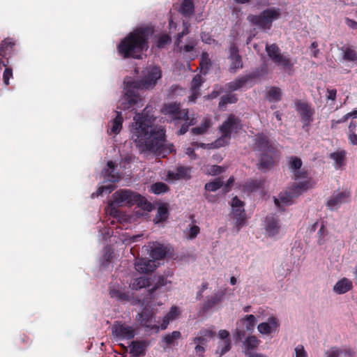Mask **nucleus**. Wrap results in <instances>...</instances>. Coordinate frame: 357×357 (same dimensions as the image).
Returning a JSON list of instances; mask_svg holds the SVG:
<instances>
[{
  "label": "nucleus",
  "mask_w": 357,
  "mask_h": 357,
  "mask_svg": "<svg viewBox=\"0 0 357 357\" xmlns=\"http://www.w3.org/2000/svg\"><path fill=\"white\" fill-rule=\"evenodd\" d=\"M148 107L137 113L130 126L131 139L141 152H152L162 157L174 151L172 144H165V130L155 125V118Z\"/></svg>",
  "instance_id": "nucleus-1"
},
{
  "label": "nucleus",
  "mask_w": 357,
  "mask_h": 357,
  "mask_svg": "<svg viewBox=\"0 0 357 357\" xmlns=\"http://www.w3.org/2000/svg\"><path fill=\"white\" fill-rule=\"evenodd\" d=\"M162 77V71L158 66L151 67L146 76L141 79L124 82L125 93L119 101L121 109L126 110L138 105L141 101L139 89L153 88L157 81Z\"/></svg>",
  "instance_id": "nucleus-2"
},
{
  "label": "nucleus",
  "mask_w": 357,
  "mask_h": 357,
  "mask_svg": "<svg viewBox=\"0 0 357 357\" xmlns=\"http://www.w3.org/2000/svg\"><path fill=\"white\" fill-rule=\"evenodd\" d=\"M152 33L147 26L135 29L117 45L118 54L123 59H142V54L149 49V40Z\"/></svg>",
  "instance_id": "nucleus-3"
},
{
  "label": "nucleus",
  "mask_w": 357,
  "mask_h": 357,
  "mask_svg": "<svg viewBox=\"0 0 357 357\" xmlns=\"http://www.w3.org/2000/svg\"><path fill=\"white\" fill-rule=\"evenodd\" d=\"M254 148L260 152L257 164V169L262 172L272 169L278 162L279 151L276 144L271 141L266 134L259 132L255 137Z\"/></svg>",
  "instance_id": "nucleus-4"
},
{
  "label": "nucleus",
  "mask_w": 357,
  "mask_h": 357,
  "mask_svg": "<svg viewBox=\"0 0 357 357\" xmlns=\"http://www.w3.org/2000/svg\"><path fill=\"white\" fill-rule=\"evenodd\" d=\"M113 202L117 206L137 205L144 211L150 212L153 209V204L144 197L130 190L121 189L113 194Z\"/></svg>",
  "instance_id": "nucleus-5"
},
{
  "label": "nucleus",
  "mask_w": 357,
  "mask_h": 357,
  "mask_svg": "<svg viewBox=\"0 0 357 357\" xmlns=\"http://www.w3.org/2000/svg\"><path fill=\"white\" fill-rule=\"evenodd\" d=\"M310 187L309 180H305L298 184L294 183L285 191L281 192L278 198L274 197V203L280 210L284 211L286 206L293 204L294 199L297 198Z\"/></svg>",
  "instance_id": "nucleus-6"
},
{
  "label": "nucleus",
  "mask_w": 357,
  "mask_h": 357,
  "mask_svg": "<svg viewBox=\"0 0 357 357\" xmlns=\"http://www.w3.org/2000/svg\"><path fill=\"white\" fill-rule=\"evenodd\" d=\"M280 8H271L262 11L259 15H250L248 20L254 25L263 30H269L273 22L280 17Z\"/></svg>",
  "instance_id": "nucleus-7"
},
{
  "label": "nucleus",
  "mask_w": 357,
  "mask_h": 357,
  "mask_svg": "<svg viewBox=\"0 0 357 357\" xmlns=\"http://www.w3.org/2000/svg\"><path fill=\"white\" fill-rule=\"evenodd\" d=\"M215 336V332L211 329L203 328L192 338L190 344H195L193 355L195 357H204L208 342Z\"/></svg>",
  "instance_id": "nucleus-8"
},
{
  "label": "nucleus",
  "mask_w": 357,
  "mask_h": 357,
  "mask_svg": "<svg viewBox=\"0 0 357 357\" xmlns=\"http://www.w3.org/2000/svg\"><path fill=\"white\" fill-rule=\"evenodd\" d=\"M257 324V319L253 314L245 315L236 322V327L233 333L236 343L241 342L247 333H252Z\"/></svg>",
  "instance_id": "nucleus-9"
},
{
  "label": "nucleus",
  "mask_w": 357,
  "mask_h": 357,
  "mask_svg": "<svg viewBox=\"0 0 357 357\" xmlns=\"http://www.w3.org/2000/svg\"><path fill=\"white\" fill-rule=\"evenodd\" d=\"M241 129L242 123L240 118L235 114H229L222 124L219 126L222 136L216 141V143L220 145V142L224 139H230L231 132L237 133Z\"/></svg>",
  "instance_id": "nucleus-10"
},
{
  "label": "nucleus",
  "mask_w": 357,
  "mask_h": 357,
  "mask_svg": "<svg viewBox=\"0 0 357 357\" xmlns=\"http://www.w3.org/2000/svg\"><path fill=\"white\" fill-rule=\"evenodd\" d=\"M180 106V103L177 102L165 104L162 108V112L176 124L181 121H188V110L181 109Z\"/></svg>",
  "instance_id": "nucleus-11"
},
{
  "label": "nucleus",
  "mask_w": 357,
  "mask_h": 357,
  "mask_svg": "<svg viewBox=\"0 0 357 357\" xmlns=\"http://www.w3.org/2000/svg\"><path fill=\"white\" fill-rule=\"evenodd\" d=\"M266 52L271 60L277 65L287 69L293 67L290 58L281 54L279 47L275 43L266 45Z\"/></svg>",
  "instance_id": "nucleus-12"
},
{
  "label": "nucleus",
  "mask_w": 357,
  "mask_h": 357,
  "mask_svg": "<svg viewBox=\"0 0 357 357\" xmlns=\"http://www.w3.org/2000/svg\"><path fill=\"white\" fill-rule=\"evenodd\" d=\"M112 333L117 340H131L135 335V329L121 321H114L112 326Z\"/></svg>",
  "instance_id": "nucleus-13"
},
{
  "label": "nucleus",
  "mask_w": 357,
  "mask_h": 357,
  "mask_svg": "<svg viewBox=\"0 0 357 357\" xmlns=\"http://www.w3.org/2000/svg\"><path fill=\"white\" fill-rule=\"evenodd\" d=\"M231 206L234 219L236 220L237 231H239L240 229L245 224L246 214L244 209V203L237 196H235L231 199Z\"/></svg>",
  "instance_id": "nucleus-14"
},
{
  "label": "nucleus",
  "mask_w": 357,
  "mask_h": 357,
  "mask_svg": "<svg viewBox=\"0 0 357 357\" xmlns=\"http://www.w3.org/2000/svg\"><path fill=\"white\" fill-rule=\"evenodd\" d=\"M296 106L301 121L303 123V127L309 126L313 120L312 116L314 114V109L307 102L300 100L296 102Z\"/></svg>",
  "instance_id": "nucleus-15"
},
{
  "label": "nucleus",
  "mask_w": 357,
  "mask_h": 357,
  "mask_svg": "<svg viewBox=\"0 0 357 357\" xmlns=\"http://www.w3.org/2000/svg\"><path fill=\"white\" fill-rule=\"evenodd\" d=\"M229 59L231 61L229 70L231 73H235L238 70L243 68V61L238 53V48L235 43H232L229 48Z\"/></svg>",
  "instance_id": "nucleus-16"
},
{
  "label": "nucleus",
  "mask_w": 357,
  "mask_h": 357,
  "mask_svg": "<svg viewBox=\"0 0 357 357\" xmlns=\"http://www.w3.org/2000/svg\"><path fill=\"white\" fill-rule=\"evenodd\" d=\"M288 165L289 170L294 174L295 178H307V172L304 169H301L303 162L297 156H291L288 158Z\"/></svg>",
  "instance_id": "nucleus-17"
},
{
  "label": "nucleus",
  "mask_w": 357,
  "mask_h": 357,
  "mask_svg": "<svg viewBox=\"0 0 357 357\" xmlns=\"http://www.w3.org/2000/svg\"><path fill=\"white\" fill-rule=\"evenodd\" d=\"M350 197L351 192L347 190L333 194L327 202L326 206L329 209L334 210L340 207L342 204L348 202Z\"/></svg>",
  "instance_id": "nucleus-18"
},
{
  "label": "nucleus",
  "mask_w": 357,
  "mask_h": 357,
  "mask_svg": "<svg viewBox=\"0 0 357 357\" xmlns=\"http://www.w3.org/2000/svg\"><path fill=\"white\" fill-rule=\"evenodd\" d=\"M225 290H220L206 297V299L202 307V310L204 312H207L210 309L221 303L225 298Z\"/></svg>",
  "instance_id": "nucleus-19"
},
{
  "label": "nucleus",
  "mask_w": 357,
  "mask_h": 357,
  "mask_svg": "<svg viewBox=\"0 0 357 357\" xmlns=\"http://www.w3.org/2000/svg\"><path fill=\"white\" fill-rule=\"evenodd\" d=\"M257 77L255 73H250L243 76L238 77L235 80L227 84V89L230 91H236L248 83H251Z\"/></svg>",
  "instance_id": "nucleus-20"
},
{
  "label": "nucleus",
  "mask_w": 357,
  "mask_h": 357,
  "mask_svg": "<svg viewBox=\"0 0 357 357\" xmlns=\"http://www.w3.org/2000/svg\"><path fill=\"white\" fill-rule=\"evenodd\" d=\"M136 271L141 273H152L156 268L155 261L146 258L137 259L135 263Z\"/></svg>",
  "instance_id": "nucleus-21"
},
{
  "label": "nucleus",
  "mask_w": 357,
  "mask_h": 357,
  "mask_svg": "<svg viewBox=\"0 0 357 357\" xmlns=\"http://www.w3.org/2000/svg\"><path fill=\"white\" fill-rule=\"evenodd\" d=\"M279 327L278 319L274 317L268 319L267 322H262L257 326L259 332L262 335H269L273 332H275Z\"/></svg>",
  "instance_id": "nucleus-22"
},
{
  "label": "nucleus",
  "mask_w": 357,
  "mask_h": 357,
  "mask_svg": "<svg viewBox=\"0 0 357 357\" xmlns=\"http://www.w3.org/2000/svg\"><path fill=\"white\" fill-rule=\"evenodd\" d=\"M234 181V180H227V183L223 186V182L222 180H214L212 182L206 183L205 190L208 192H215L218 189L223 187L222 193L226 194L230 190Z\"/></svg>",
  "instance_id": "nucleus-23"
},
{
  "label": "nucleus",
  "mask_w": 357,
  "mask_h": 357,
  "mask_svg": "<svg viewBox=\"0 0 357 357\" xmlns=\"http://www.w3.org/2000/svg\"><path fill=\"white\" fill-rule=\"evenodd\" d=\"M137 319L141 326L147 328H153V312L152 310L144 308L141 313H139Z\"/></svg>",
  "instance_id": "nucleus-24"
},
{
  "label": "nucleus",
  "mask_w": 357,
  "mask_h": 357,
  "mask_svg": "<svg viewBox=\"0 0 357 357\" xmlns=\"http://www.w3.org/2000/svg\"><path fill=\"white\" fill-rule=\"evenodd\" d=\"M280 229L279 220L273 216H267L266 218V230L269 236H275L278 234Z\"/></svg>",
  "instance_id": "nucleus-25"
},
{
  "label": "nucleus",
  "mask_w": 357,
  "mask_h": 357,
  "mask_svg": "<svg viewBox=\"0 0 357 357\" xmlns=\"http://www.w3.org/2000/svg\"><path fill=\"white\" fill-rule=\"evenodd\" d=\"M353 288L352 282L347 278L338 280L333 287V291L338 294H343Z\"/></svg>",
  "instance_id": "nucleus-26"
},
{
  "label": "nucleus",
  "mask_w": 357,
  "mask_h": 357,
  "mask_svg": "<svg viewBox=\"0 0 357 357\" xmlns=\"http://www.w3.org/2000/svg\"><path fill=\"white\" fill-rule=\"evenodd\" d=\"M169 215L168 204H162L158 208L157 213L153 218V222L155 224L164 222L168 219Z\"/></svg>",
  "instance_id": "nucleus-27"
},
{
  "label": "nucleus",
  "mask_w": 357,
  "mask_h": 357,
  "mask_svg": "<svg viewBox=\"0 0 357 357\" xmlns=\"http://www.w3.org/2000/svg\"><path fill=\"white\" fill-rule=\"evenodd\" d=\"M146 344L143 341H133L130 345V354L133 357H140L144 356Z\"/></svg>",
  "instance_id": "nucleus-28"
},
{
  "label": "nucleus",
  "mask_w": 357,
  "mask_h": 357,
  "mask_svg": "<svg viewBox=\"0 0 357 357\" xmlns=\"http://www.w3.org/2000/svg\"><path fill=\"white\" fill-rule=\"evenodd\" d=\"M260 342L261 341L255 335H248L243 342V347L245 349L244 354H245V352H252V350L258 347Z\"/></svg>",
  "instance_id": "nucleus-29"
},
{
  "label": "nucleus",
  "mask_w": 357,
  "mask_h": 357,
  "mask_svg": "<svg viewBox=\"0 0 357 357\" xmlns=\"http://www.w3.org/2000/svg\"><path fill=\"white\" fill-rule=\"evenodd\" d=\"M116 116L115 119H114L111 121V128H110V132H109V135H117L119 134L121 129H122V125L123 122V119L121 114V112H116Z\"/></svg>",
  "instance_id": "nucleus-30"
},
{
  "label": "nucleus",
  "mask_w": 357,
  "mask_h": 357,
  "mask_svg": "<svg viewBox=\"0 0 357 357\" xmlns=\"http://www.w3.org/2000/svg\"><path fill=\"white\" fill-rule=\"evenodd\" d=\"M218 336L220 339L223 340V346L220 352V356H222L231 349V340L229 337V333L227 330H220L218 332Z\"/></svg>",
  "instance_id": "nucleus-31"
},
{
  "label": "nucleus",
  "mask_w": 357,
  "mask_h": 357,
  "mask_svg": "<svg viewBox=\"0 0 357 357\" xmlns=\"http://www.w3.org/2000/svg\"><path fill=\"white\" fill-rule=\"evenodd\" d=\"M346 154L347 153L344 150H340L330 154L329 158L334 160L336 169L340 168L345 164Z\"/></svg>",
  "instance_id": "nucleus-32"
},
{
  "label": "nucleus",
  "mask_w": 357,
  "mask_h": 357,
  "mask_svg": "<svg viewBox=\"0 0 357 357\" xmlns=\"http://www.w3.org/2000/svg\"><path fill=\"white\" fill-rule=\"evenodd\" d=\"M195 10V6L192 0H183L179 12L185 17H190Z\"/></svg>",
  "instance_id": "nucleus-33"
},
{
  "label": "nucleus",
  "mask_w": 357,
  "mask_h": 357,
  "mask_svg": "<svg viewBox=\"0 0 357 357\" xmlns=\"http://www.w3.org/2000/svg\"><path fill=\"white\" fill-rule=\"evenodd\" d=\"M282 91L279 87L271 86L266 93V98L269 102H278L281 100Z\"/></svg>",
  "instance_id": "nucleus-34"
},
{
  "label": "nucleus",
  "mask_w": 357,
  "mask_h": 357,
  "mask_svg": "<svg viewBox=\"0 0 357 357\" xmlns=\"http://www.w3.org/2000/svg\"><path fill=\"white\" fill-rule=\"evenodd\" d=\"M212 65L211 60L209 57V54L203 52L201 54L199 67L201 72L204 74H206Z\"/></svg>",
  "instance_id": "nucleus-35"
},
{
  "label": "nucleus",
  "mask_w": 357,
  "mask_h": 357,
  "mask_svg": "<svg viewBox=\"0 0 357 357\" xmlns=\"http://www.w3.org/2000/svg\"><path fill=\"white\" fill-rule=\"evenodd\" d=\"M189 169L184 166H178L175 172L169 171L167 178H185L188 175Z\"/></svg>",
  "instance_id": "nucleus-36"
},
{
  "label": "nucleus",
  "mask_w": 357,
  "mask_h": 357,
  "mask_svg": "<svg viewBox=\"0 0 357 357\" xmlns=\"http://www.w3.org/2000/svg\"><path fill=\"white\" fill-rule=\"evenodd\" d=\"M178 314V308L176 306H172L170 311L164 317L161 324V328L163 330L166 329L169 321L175 319Z\"/></svg>",
  "instance_id": "nucleus-37"
},
{
  "label": "nucleus",
  "mask_w": 357,
  "mask_h": 357,
  "mask_svg": "<svg viewBox=\"0 0 357 357\" xmlns=\"http://www.w3.org/2000/svg\"><path fill=\"white\" fill-rule=\"evenodd\" d=\"M150 283V278L142 276L135 278L132 282L131 286L133 289L138 290L149 287Z\"/></svg>",
  "instance_id": "nucleus-38"
},
{
  "label": "nucleus",
  "mask_w": 357,
  "mask_h": 357,
  "mask_svg": "<svg viewBox=\"0 0 357 357\" xmlns=\"http://www.w3.org/2000/svg\"><path fill=\"white\" fill-rule=\"evenodd\" d=\"M211 126V121L209 118H204L199 126L193 128L192 131L195 135L204 134Z\"/></svg>",
  "instance_id": "nucleus-39"
},
{
  "label": "nucleus",
  "mask_w": 357,
  "mask_h": 357,
  "mask_svg": "<svg viewBox=\"0 0 357 357\" xmlns=\"http://www.w3.org/2000/svg\"><path fill=\"white\" fill-rule=\"evenodd\" d=\"M15 45V41L10 38L3 40L0 44V50L1 51V56L3 54L10 53Z\"/></svg>",
  "instance_id": "nucleus-40"
},
{
  "label": "nucleus",
  "mask_w": 357,
  "mask_h": 357,
  "mask_svg": "<svg viewBox=\"0 0 357 357\" xmlns=\"http://www.w3.org/2000/svg\"><path fill=\"white\" fill-rule=\"evenodd\" d=\"M116 168V164L110 160L107 163V167L102 170L104 176H107L109 178H120L119 176H116L114 172Z\"/></svg>",
  "instance_id": "nucleus-41"
},
{
  "label": "nucleus",
  "mask_w": 357,
  "mask_h": 357,
  "mask_svg": "<svg viewBox=\"0 0 357 357\" xmlns=\"http://www.w3.org/2000/svg\"><path fill=\"white\" fill-rule=\"evenodd\" d=\"M111 298H116L117 301H129V295L128 293L121 291L115 288H111L109 290Z\"/></svg>",
  "instance_id": "nucleus-42"
},
{
  "label": "nucleus",
  "mask_w": 357,
  "mask_h": 357,
  "mask_svg": "<svg viewBox=\"0 0 357 357\" xmlns=\"http://www.w3.org/2000/svg\"><path fill=\"white\" fill-rule=\"evenodd\" d=\"M238 98L234 94H227L221 97L218 106L222 109L227 104L236 103Z\"/></svg>",
  "instance_id": "nucleus-43"
},
{
  "label": "nucleus",
  "mask_w": 357,
  "mask_h": 357,
  "mask_svg": "<svg viewBox=\"0 0 357 357\" xmlns=\"http://www.w3.org/2000/svg\"><path fill=\"white\" fill-rule=\"evenodd\" d=\"M166 255V250L162 245H158L153 248L151 250L150 256L154 259H162Z\"/></svg>",
  "instance_id": "nucleus-44"
},
{
  "label": "nucleus",
  "mask_w": 357,
  "mask_h": 357,
  "mask_svg": "<svg viewBox=\"0 0 357 357\" xmlns=\"http://www.w3.org/2000/svg\"><path fill=\"white\" fill-rule=\"evenodd\" d=\"M343 59L347 61H357V52L351 47H347L344 51Z\"/></svg>",
  "instance_id": "nucleus-45"
},
{
  "label": "nucleus",
  "mask_w": 357,
  "mask_h": 357,
  "mask_svg": "<svg viewBox=\"0 0 357 357\" xmlns=\"http://www.w3.org/2000/svg\"><path fill=\"white\" fill-rule=\"evenodd\" d=\"M168 190V186L165 183L161 182L155 183L151 187V191L155 195L166 192Z\"/></svg>",
  "instance_id": "nucleus-46"
},
{
  "label": "nucleus",
  "mask_w": 357,
  "mask_h": 357,
  "mask_svg": "<svg viewBox=\"0 0 357 357\" xmlns=\"http://www.w3.org/2000/svg\"><path fill=\"white\" fill-rule=\"evenodd\" d=\"M181 333L179 331H175L171 333L166 335L163 337V341L165 342V343L167 345L169 346V345L173 344L174 341L179 339L181 337Z\"/></svg>",
  "instance_id": "nucleus-47"
},
{
  "label": "nucleus",
  "mask_w": 357,
  "mask_h": 357,
  "mask_svg": "<svg viewBox=\"0 0 357 357\" xmlns=\"http://www.w3.org/2000/svg\"><path fill=\"white\" fill-rule=\"evenodd\" d=\"M197 40L192 38H188V43L184 45L183 46L179 47V52H192L195 46L197 45Z\"/></svg>",
  "instance_id": "nucleus-48"
},
{
  "label": "nucleus",
  "mask_w": 357,
  "mask_h": 357,
  "mask_svg": "<svg viewBox=\"0 0 357 357\" xmlns=\"http://www.w3.org/2000/svg\"><path fill=\"white\" fill-rule=\"evenodd\" d=\"M171 40L172 38L168 34H161L157 39L156 46L158 48H163L167 44L169 43Z\"/></svg>",
  "instance_id": "nucleus-49"
},
{
  "label": "nucleus",
  "mask_w": 357,
  "mask_h": 357,
  "mask_svg": "<svg viewBox=\"0 0 357 357\" xmlns=\"http://www.w3.org/2000/svg\"><path fill=\"white\" fill-rule=\"evenodd\" d=\"M200 232V228L197 225H190V227L188 230L186 238L188 239L192 240L197 237V236Z\"/></svg>",
  "instance_id": "nucleus-50"
},
{
  "label": "nucleus",
  "mask_w": 357,
  "mask_h": 357,
  "mask_svg": "<svg viewBox=\"0 0 357 357\" xmlns=\"http://www.w3.org/2000/svg\"><path fill=\"white\" fill-rule=\"evenodd\" d=\"M167 284V279L163 275H159L155 278V284L153 288L150 289L151 294L155 291L157 289L165 286Z\"/></svg>",
  "instance_id": "nucleus-51"
},
{
  "label": "nucleus",
  "mask_w": 357,
  "mask_h": 357,
  "mask_svg": "<svg viewBox=\"0 0 357 357\" xmlns=\"http://www.w3.org/2000/svg\"><path fill=\"white\" fill-rule=\"evenodd\" d=\"M202 77L200 75H196L191 82V90L199 91V88L202 84Z\"/></svg>",
  "instance_id": "nucleus-52"
},
{
  "label": "nucleus",
  "mask_w": 357,
  "mask_h": 357,
  "mask_svg": "<svg viewBox=\"0 0 357 357\" xmlns=\"http://www.w3.org/2000/svg\"><path fill=\"white\" fill-rule=\"evenodd\" d=\"M224 171L225 168L218 165H211L207 169L208 174L211 176H218Z\"/></svg>",
  "instance_id": "nucleus-53"
},
{
  "label": "nucleus",
  "mask_w": 357,
  "mask_h": 357,
  "mask_svg": "<svg viewBox=\"0 0 357 357\" xmlns=\"http://www.w3.org/2000/svg\"><path fill=\"white\" fill-rule=\"evenodd\" d=\"M326 357H340L341 356V349L337 347H332L325 352Z\"/></svg>",
  "instance_id": "nucleus-54"
},
{
  "label": "nucleus",
  "mask_w": 357,
  "mask_h": 357,
  "mask_svg": "<svg viewBox=\"0 0 357 357\" xmlns=\"http://www.w3.org/2000/svg\"><path fill=\"white\" fill-rule=\"evenodd\" d=\"M113 190V188L110 185L107 186H102L98 188V190L96 192V196H100L102 195V194L105 193H110ZM95 193L92 194V197H94Z\"/></svg>",
  "instance_id": "nucleus-55"
},
{
  "label": "nucleus",
  "mask_w": 357,
  "mask_h": 357,
  "mask_svg": "<svg viewBox=\"0 0 357 357\" xmlns=\"http://www.w3.org/2000/svg\"><path fill=\"white\" fill-rule=\"evenodd\" d=\"M13 77V70L10 68H6L3 74V82L6 85L9 84L10 78Z\"/></svg>",
  "instance_id": "nucleus-56"
},
{
  "label": "nucleus",
  "mask_w": 357,
  "mask_h": 357,
  "mask_svg": "<svg viewBox=\"0 0 357 357\" xmlns=\"http://www.w3.org/2000/svg\"><path fill=\"white\" fill-rule=\"evenodd\" d=\"M296 357H307V354L303 345H298L295 348Z\"/></svg>",
  "instance_id": "nucleus-57"
},
{
  "label": "nucleus",
  "mask_w": 357,
  "mask_h": 357,
  "mask_svg": "<svg viewBox=\"0 0 357 357\" xmlns=\"http://www.w3.org/2000/svg\"><path fill=\"white\" fill-rule=\"evenodd\" d=\"M328 233V231H327V229L326 228V227L324 225H321L319 231H318V234H319V240H318V243L319 245H321L324 243V240L321 239L322 237H324Z\"/></svg>",
  "instance_id": "nucleus-58"
},
{
  "label": "nucleus",
  "mask_w": 357,
  "mask_h": 357,
  "mask_svg": "<svg viewBox=\"0 0 357 357\" xmlns=\"http://www.w3.org/2000/svg\"><path fill=\"white\" fill-rule=\"evenodd\" d=\"M354 351L349 347L341 349V355H343L344 357H354Z\"/></svg>",
  "instance_id": "nucleus-59"
},
{
  "label": "nucleus",
  "mask_w": 357,
  "mask_h": 357,
  "mask_svg": "<svg viewBox=\"0 0 357 357\" xmlns=\"http://www.w3.org/2000/svg\"><path fill=\"white\" fill-rule=\"evenodd\" d=\"M310 49L312 50V56L314 57H317L319 54V50L318 49V43L316 41L311 43Z\"/></svg>",
  "instance_id": "nucleus-60"
},
{
  "label": "nucleus",
  "mask_w": 357,
  "mask_h": 357,
  "mask_svg": "<svg viewBox=\"0 0 357 357\" xmlns=\"http://www.w3.org/2000/svg\"><path fill=\"white\" fill-rule=\"evenodd\" d=\"M348 139L351 144L357 146V135L355 132H348Z\"/></svg>",
  "instance_id": "nucleus-61"
},
{
  "label": "nucleus",
  "mask_w": 357,
  "mask_h": 357,
  "mask_svg": "<svg viewBox=\"0 0 357 357\" xmlns=\"http://www.w3.org/2000/svg\"><path fill=\"white\" fill-rule=\"evenodd\" d=\"M188 121H185V123L182 124L180 129L177 132L178 135H182L185 134L189 129V124L187 123Z\"/></svg>",
  "instance_id": "nucleus-62"
},
{
  "label": "nucleus",
  "mask_w": 357,
  "mask_h": 357,
  "mask_svg": "<svg viewBox=\"0 0 357 357\" xmlns=\"http://www.w3.org/2000/svg\"><path fill=\"white\" fill-rule=\"evenodd\" d=\"M346 24L351 29H357V22L347 17L345 19Z\"/></svg>",
  "instance_id": "nucleus-63"
},
{
  "label": "nucleus",
  "mask_w": 357,
  "mask_h": 357,
  "mask_svg": "<svg viewBox=\"0 0 357 357\" xmlns=\"http://www.w3.org/2000/svg\"><path fill=\"white\" fill-rule=\"evenodd\" d=\"M336 89H327V98L329 100H335L336 98Z\"/></svg>",
  "instance_id": "nucleus-64"
}]
</instances>
